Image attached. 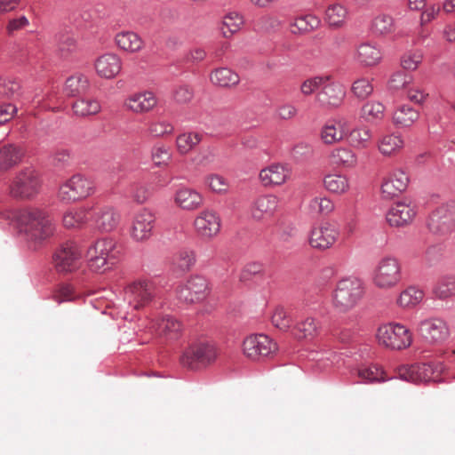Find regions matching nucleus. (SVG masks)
I'll return each instance as SVG.
<instances>
[{"instance_id":"8fccbe9b","label":"nucleus","mask_w":455,"mask_h":455,"mask_svg":"<svg viewBox=\"0 0 455 455\" xmlns=\"http://www.w3.org/2000/svg\"><path fill=\"white\" fill-rule=\"evenodd\" d=\"M371 29L375 35H387L392 33L395 29L393 17L387 14L376 16L371 21Z\"/></svg>"},{"instance_id":"a19ab883","label":"nucleus","mask_w":455,"mask_h":455,"mask_svg":"<svg viewBox=\"0 0 455 455\" xmlns=\"http://www.w3.org/2000/svg\"><path fill=\"white\" fill-rule=\"evenodd\" d=\"M424 299V291L415 286H410L403 291L398 299L397 304L404 308L414 307Z\"/></svg>"},{"instance_id":"cd10ccee","label":"nucleus","mask_w":455,"mask_h":455,"mask_svg":"<svg viewBox=\"0 0 455 455\" xmlns=\"http://www.w3.org/2000/svg\"><path fill=\"white\" fill-rule=\"evenodd\" d=\"M157 104V100L153 92H144L131 96L125 105L133 112L143 113L151 110Z\"/></svg>"},{"instance_id":"4c0bfd02","label":"nucleus","mask_w":455,"mask_h":455,"mask_svg":"<svg viewBox=\"0 0 455 455\" xmlns=\"http://www.w3.org/2000/svg\"><path fill=\"white\" fill-rule=\"evenodd\" d=\"M331 162L338 166L352 168L357 164V157L355 152L348 148H338L330 155Z\"/></svg>"},{"instance_id":"c756f323","label":"nucleus","mask_w":455,"mask_h":455,"mask_svg":"<svg viewBox=\"0 0 455 455\" xmlns=\"http://www.w3.org/2000/svg\"><path fill=\"white\" fill-rule=\"evenodd\" d=\"M92 208L80 207L67 211L62 218V222L67 228H79L85 225L90 218Z\"/></svg>"},{"instance_id":"ddd939ff","label":"nucleus","mask_w":455,"mask_h":455,"mask_svg":"<svg viewBox=\"0 0 455 455\" xmlns=\"http://www.w3.org/2000/svg\"><path fill=\"white\" fill-rule=\"evenodd\" d=\"M156 296V286L151 282H134L124 289V300L134 309L148 305Z\"/></svg>"},{"instance_id":"09e8293b","label":"nucleus","mask_w":455,"mask_h":455,"mask_svg":"<svg viewBox=\"0 0 455 455\" xmlns=\"http://www.w3.org/2000/svg\"><path fill=\"white\" fill-rule=\"evenodd\" d=\"M403 146L401 136L388 134L383 136L379 142V150L384 156H391Z\"/></svg>"},{"instance_id":"bf43d9fd","label":"nucleus","mask_w":455,"mask_h":455,"mask_svg":"<svg viewBox=\"0 0 455 455\" xmlns=\"http://www.w3.org/2000/svg\"><path fill=\"white\" fill-rule=\"evenodd\" d=\"M351 90L357 99L365 100L372 93L373 86L369 79L362 77L353 83Z\"/></svg>"},{"instance_id":"7ed1b4c3","label":"nucleus","mask_w":455,"mask_h":455,"mask_svg":"<svg viewBox=\"0 0 455 455\" xmlns=\"http://www.w3.org/2000/svg\"><path fill=\"white\" fill-rule=\"evenodd\" d=\"M120 251L111 238L97 240L87 250L88 265L91 270L104 272L116 262Z\"/></svg>"},{"instance_id":"69168bd1","label":"nucleus","mask_w":455,"mask_h":455,"mask_svg":"<svg viewBox=\"0 0 455 455\" xmlns=\"http://www.w3.org/2000/svg\"><path fill=\"white\" fill-rule=\"evenodd\" d=\"M172 97L177 103H188L194 97V92L188 85L183 84L174 89Z\"/></svg>"},{"instance_id":"412c9836","label":"nucleus","mask_w":455,"mask_h":455,"mask_svg":"<svg viewBox=\"0 0 455 455\" xmlns=\"http://www.w3.org/2000/svg\"><path fill=\"white\" fill-rule=\"evenodd\" d=\"M345 97L343 86L331 78L321 86V91L316 95V100L323 107H338Z\"/></svg>"},{"instance_id":"de8ad7c7","label":"nucleus","mask_w":455,"mask_h":455,"mask_svg":"<svg viewBox=\"0 0 455 455\" xmlns=\"http://www.w3.org/2000/svg\"><path fill=\"white\" fill-rule=\"evenodd\" d=\"M243 22V17L238 13H228L223 18L220 30L224 37L228 38L240 29Z\"/></svg>"},{"instance_id":"f3484780","label":"nucleus","mask_w":455,"mask_h":455,"mask_svg":"<svg viewBox=\"0 0 455 455\" xmlns=\"http://www.w3.org/2000/svg\"><path fill=\"white\" fill-rule=\"evenodd\" d=\"M339 237V231L330 224L312 228L308 242L312 248L324 251L331 248Z\"/></svg>"},{"instance_id":"e2e57ef3","label":"nucleus","mask_w":455,"mask_h":455,"mask_svg":"<svg viewBox=\"0 0 455 455\" xmlns=\"http://www.w3.org/2000/svg\"><path fill=\"white\" fill-rule=\"evenodd\" d=\"M411 80L412 77L411 75L403 71H398L393 74L389 79L388 86L390 90L397 91L405 87L411 82Z\"/></svg>"},{"instance_id":"b1692460","label":"nucleus","mask_w":455,"mask_h":455,"mask_svg":"<svg viewBox=\"0 0 455 455\" xmlns=\"http://www.w3.org/2000/svg\"><path fill=\"white\" fill-rule=\"evenodd\" d=\"M122 68L120 58L114 53H107L99 57L95 61V68L97 73L108 79L115 77L119 74Z\"/></svg>"},{"instance_id":"338daca9","label":"nucleus","mask_w":455,"mask_h":455,"mask_svg":"<svg viewBox=\"0 0 455 455\" xmlns=\"http://www.w3.org/2000/svg\"><path fill=\"white\" fill-rule=\"evenodd\" d=\"M421 61L422 55L420 52H408L402 57L401 65L403 69L415 70Z\"/></svg>"},{"instance_id":"4be33fe9","label":"nucleus","mask_w":455,"mask_h":455,"mask_svg":"<svg viewBox=\"0 0 455 455\" xmlns=\"http://www.w3.org/2000/svg\"><path fill=\"white\" fill-rule=\"evenodd\" d=\"M409 176L403 170H395L382 183L381 191L385 198H392L403 192L409 184Z\"/></svg>"},{"instance_id":"a211bd4d","label":"nucleus","mask_w":455,"mask_h":455,"mask_svg":"<svg viewBox=\"0 0 455 455\" xmlns=\"http://www.w3.org/2000/svg\"><path fill=\"white\" fill-rule=\"evenodd\" d=\"M90 218L95 228L101 232H111L120 220L119 213L110 205L91 207Z\"/></svg>"},{"instance_id":"603ef678","label":"nucleus","mask_w":455,"mask_h":455,"mask_svg":"<svg viewBox=\"0 0 455 455\" xmlns=\"http://www.w3.org/2000/svg\"><path fill=\"white\" fill-rule=\"evenodd\" d=\"M444 257V245L443 243H434L426 249L423 260L427 267H432L442 262Z\"/></svg>"},{"instance_id":"13d9d810","label":"nucleus","mask_w":455,"mask_h":455,"mask_svg":"<svg viewBox=\"0 0 455 455\" xmlns=\"http://www.w3.org/2000/svg\"><path fill=\"white\" fill-rule=\"evenodd\" d=\"M196 262L195 252L191 250H180L173 258V263L181 270L188 271Z\"/></svg>"},{"instance_id":"052dcab7","label":"nucleus","mask_w":455,"mask_h":455,"mask_svg":"<svg viewBox=\"0 0 455 455\" xmlns=\"http://www.w3.org/2000/svg\"><path fill=\"white\" fill-rule=\"evenodd\" d=\"M310 210L314 212L327 215L334 209V204L328 197L316 196L310 201Z\"/></svg>"},{"instance_id":"6e6d98bb","label":"nucleus","mask_w":455,"mask_h":455,"mask_svg":"<svg viewBox=\"0 0 455 455\" xmlns=\"http://www.w3.org/2000/svg\"><path fill=\"white\" fill-rule=\"evenodd\" d=\"M358 375L362 379V382H380L393 378L386 379L383 376V371L377 365L362 368L358 371Z\"/></svg>"},{"instance_id":"2f4dec72","label":"nucleus","mask_w":455,"mask_h":455,"mask_svg":"<svg viewBox=\"0 0 455 455\" xmlns=\"http://www.w3.org/2000/svg\"><path fill=\"white\" fill-rule=\"evenodd\" d=\"M116 45L129 52H136L142 49L143 41L140 36L132 31H122L116 35Z\"/></svg>"},{"instance_id":"1a4fd4ad","label":"nucleus","mask_w":455,"mask_h":455,"mask_svg":"<svg viewBox=\"0 0 455 455\" xmlns=\"http://www.w3.org/2000/svg\"><path fill=\"white\" fill-rule=\"evenodd\" d=\"M41 180L38 172L32 167L20 171L10 186V194L13 197L30 198L38 194Z\"/></svg>"},{"instance_id":"3c124183","label":"nucleus","mask_w":455,"mask_h":455,"mask_svg":"<svg viewBox=\"0 0 455 455\" xmlns=\"http://www.w3.org/2000/svg\"><path fill=\"white\" fill-rule=\"evenodd\" d=\"M21 94V85L19 80L12 77L0 79V97L16 99Z\"/></svg>"},{"instance_id":"864d4df0","label":"nucleus","mask_w":455,"mask_h":455,"mask_svg":"<svg viewBox=\"0 0 455 455\" xmlns=\"http://www.w3.org/2000/svg\"><path fill=\"white\" fill-rule=\"evenodd\" d=\"M347 13V12L343 5L335 4L327 8L325 20L330 26L339 27L344 22Z\"/></svg>"},{"instance_id":"49530a36","label":"nucleus","mask_w":455,"mask_h":455,"mask_svg":"<svg viewBox=\"0 0 455 455\" xmlns=\"http://www.w3.org/2000/svg\"><path fill=\"white\" fill-rule=\"evenodd\" d=\"M57 49L62 53L71 52L77 48L76 39L74 35L67 30L61 29L54 36Z\"/></svg>"},{"instance_id":"4d7b16f0","label":"nucleus","mask_w":455,"mask_h":455,"mask_svg":"<svg viewBox=\"0 0 455 455\" xmlns=\"http://www.w3.org/2000/svg\"><path fill=\"white\" fill-rule=\"evenodd\" d=\"M330 79L329 76H315L306 79L300 85V92L305 96L313 94L321 86L328 82Z\"/></svg>"},{"instance_id":"5fc2aeb1","label":"nucleus","mask_w":455,"mask_h":455,"mask_svg":"<svg viewBox=\"0 0 455 455\" xmlns=\"http://www.w3.org/2000/svg\"><path fill=\"white\" fill-rule=\"evenodd\" d=\"M201 140V136L196 132L182 133L177 137L176 143L180 154H187L194 148Z\"/></svg>"},{"instance_id":"2eb2a0df","label":"nucleus","mask_w":455,"mask_h":455,"mask_svg":"<svg viewBox=\"0 0 455 455\" xmlns=\"http://www.w3.org/2000/svg\"><path fill=\"white\" fill-rule=\"evenodd\" d=\"M418 331L426 341L431 344H441L450 336L448 323L440 317L421 320L418 324Z\"/></svg>"},{"instance_id":"5701e85b","label":"nucleus","mask_w":455,"mask_h":455,"mask_svg":"<svg viewBox=\"0 0 455 455\" xmlns=\"http://www.w3.org/2000/svg\"><path fill=\"white\" fill-rule=\"evenodd\" d=\"M290 171L282 164H272L262 169L259 174L264 187L279 186L290 177Z\"/></svg>"},{"instance_id":"680f3d73","label":"nucleus","mask_w":455,"mask_h":455,"mask_svg":"<svg viewBox=\"0 0 455 455\" xmlns=\"http://www.w3.org/2000/svg\"><path fill=\"white\" fill-rule=\"evenodd\" d=\"M271 320L273 325L283 331H287L291 324L290 316L283 307H278L275 309Z\"/></svg>"},{"instance_id":"6e6552de","label":"nucleus","mask_w":455,"mask_h":455,"mask_svg":"<svg viewBox=\"0 0 455 455\" xmlns=\"http://www.w3.org/2000/svg\"><path fill=\"white\" fill-rule=\"evenodd\" d=\"M209 291L207 279L203 275H195L177 287L176 298L186 304L199 303L206 299Z\"/></svg>"},{"instance_id":"ea45409f","label":"nucleus","mask_w":455,"mask_h":455,"mask_svg":"<svg viewBox=\"0 0 455 455\" xmlns=\"http://www.w3.org/2000/svg\"><path fill=\"white\" fill-rule=\"evenodd\" d=\"M345 130L346 137H347L349 143L355 148H365L368 141L371 138V132L370 129L365 127L351 129L347 121Z\"/></svg>"},{"instance_id":"58836bf2","label":"nucleus","mask_w":455,"mask_h":455,"mask_svg":"<svg viewBox=\"0 0 455 455\" xmlns=\"http://www.w3.org/2000/svg\"><path fill=\"white\" fill-rule=\"evenodd\" d=\"M419 116L418 110L409 105H403L394 112L393 121L397 126L409 127L418 120Z\"/></svg>"},{"instance_id":"7c9ffc66","label":"nucleus","mask_w":455,"mask_h":455,"mask_svg":"<svg viewBox=\"0 0 455 455\" xmlns=\"http://www.w3.org/2000/svg\"><path fill=\"white\" fill-rule=\"evenodd\" d=\"M155 327L159 335L168 339H177L181 331V323L173 316L166 315L157 319Z\"/></svg>"},{"instance_id":"473e14b6","label":"nucleus","mask_w":455,"mask_h":455,"mask_svg":"<svg viewBox=\"0 0 455 455\" xmlns=\"http://www.w3.org/2000/svg\"><path fill=\"white\" fill-rule=\"evenodd\" d=\"M385 116V107L379 101H368L361 108L360 117L366 123L379 124Z\"/></svg>"},{"instance_id":"4468645a","label":"nucleus","mask_w":455,"mask_h":455,"mask_svg":"<svg viewBox=\"0 0 455 455\" xmlns=\"http://www.w3.org/2000/svg\"><path fill=\"white\" fill-rule=\"evenodd\" d=\"M443 371V365L441 363H421L403 368L398 373V379L419 384L428 382L435 379V374Z\"/></svg>"},{"instance_id":"f03ea898","label":"nucleus","mask_w":455,"mask_h":455,"mask_svg":"<svg viewBox=\"0 0 455 455\" xmlns=\"http://www.w3.org/2000/svg\"><path fill=\"white\" fill-rule=\"evenodd\" d=\"M364 286L361 279L349 276L339 280L331 293V304L339 313L353 309L363 299Z\"/></svg>"},{"instance_id":"20e7f679","label":"nucleus","mask_w":455,"mask_h":455,"mask_svg":"<svg viewBox=\"0 0 455 455\" xmlns=\"http://www.w3.org/2000/svg\"><path fill=\"white\" fill-rule=\"evenodd\" d=\"M217 358L216 347L208 342H197L190 345L180 356V363L183 367L191 371H200Z\"/></svg>"},{"instance_id":"c9c22d12","label":"nucleus","mask_w":455,"mask_h":455,"mask_svg":"<svg viewBox=\"0 0 455 455\" xmlns=\"http://www.w3.org/2000/svg\"><path fill=\"white\" fill-rule=\"evenodd\" d=\"M213 84L220 87H230L236 85L240 77L238 74L228 68H216L210 76Z\"/></svg>"},{"instance_id":"393cba45","label":"nucleus","mask_w":455,"mask_h":455,"mask_svg":"<svg viewBox=\"0 0 455 455\" xmlns=\"http://www.w3.org/2000/svg\"><path fill=\"white\" fill-rule=\"evenodd\" d=\"M382 59L380 49L374 44L365 42L360 44L355 54V60L365 67L377 65Z\"/></svg>"},{"instance_id":"423d86ee","label":"nucleus","mask_w":455,"mask_h":455,"mask_svg":"<svg viewBox=\"0 0 455 455\" xmlns=\"http://www.w3.org/2000/svg\"><path fill=\"white\" fill-rule=\"evenodd\" d=\"M379 343L391 350H402L411 346L412 337L408 328L401 323H389L378 328Z\"/></svg>"},{"instance_id":"f704fd0d","label":"nucleus","mask_w":455,"mask_h":455,"mask_svg":"<svg viewBox=\"0 0 455 455\" xmlns=\"http://www.w3.org/2000/svg\"><path fill=\"white\" fill-rule=\"evenodd\" d=\"M433 294L436 299L445 300L455 295V275H442L433 287Z\"/></svg>"},{"instance_id":"0eeeda50","label":"nucleus","mask_w":455,"mask_h":455,"mask_svg":"<svg viewBox=\"0 0 455 455\" xmlns=\"http://www.w3.org/2000/svg\"><path fill=\"white\" fill-rule=\"evenodd\" d=\"M95 190L92 180L82 175L75 174L59 189L58 196L62 202L71 203L90 196Z\"/></svg>"},{"instance_id":"c85d7f7f","label":"nucleus","mask_w":455,"mask_h":455,"mask_svg":"<svg viewBox=\"0 0 455 455\" xmlns=\"http://www.w3.org/2000/svg\"><path fill=\"white\" fill-rule=\"evenodd\" d=\"M174 200L180 208L188 211L197 209L203 203L202 196L197 191L188 188L178 189Z\"/></svg>"},{"instance_id":"9b49d317","label":"nucleus","mask_w":455,"mask_h":455,"mask_svg":"<svg viewBox=\"0 0 455 455\" xmlns=\"http://www.w3.org/2000/svg\"><path fill=\"white\" fill-rule=\"evenodd\" d=\"M82 251L75 242L62 243L54 252L52 259L59 273L72 272L78 267Z\"/></svg>"},{"instance_id":"9d476101","label":"nucleus","mask_w":455,"mask_h":455,"mask_svg":"<svg viewBox=\"0 0 455 455\" xmlns=\"http://www.w3.org/2000/svg\"><path fill=\"white\" fill-rule=\"evenodd\" d=\"M401 280V266L393 256L381 259L374 271L373 282L379 288H391Z\"/></svg>"},{"instance_id":"e433bc0d","label":"nucleus","mask_w":455,"mask_h":455,"mask_svg":"<svg viewBox=\"0 0 455 455\" xmlns=\"http://www.w3.org/2000/svg\"><path fill=\"white\" fill-rule=\"evenodd\" d=\"M100 109V102L92 98H79L72 104L73 113L81 117L96 115Z\"/></svg>"},{"instance_id":"774afa93","label":"nucleus","mask_w":455,"mask_h":455,"mask_svg":"<svg viewBox=\"0 0 455 455\" xmlns=\"http://www.w3.org/2000/svg\"><path fill=\"white\" fill-rule=\"evenodd\" d=\"M205 183L209 188L217 193L226 192L228 189V184L226 180L218 174H212L206 178Z\"/></svg>"},{"instance_id":"39448f33","label":"nucleus","mask_w":455,"mask_h":455,"mask_svg":"<svg viewBox=\"0 0 455 455\" xmlns=\"http://www.w3.org/2000/svg\"><path fill=\"white\" fill-rule=\"evenodd\" d=\"M427 230L434 235L444 236L455 231V201H450L436 207L428 215L426 222Z\"/></svg>"},{"instance_id":"a18cd8bd","label":"nucleus","mask_w":455,"mask_h":455,"mask_svg":"<svg viewBox=\"0 0 455 455\" xmlns=\"http://www.w3.org/2000/svg\"><path fill=\"white\" fill-rule=\"evenodd\" d=\"M318 329L319 323L316 320L314 317H307L295 325L293 335L298 339L312 338L316 334Z\"/></svg>"},{"instance_id":"6ab92c4d","label":"nucleus","mask_w":455,"mask_h":455,"mask_svg":"<svg viewBox=\"0 0 455 455\" xmlns=\"http://www.w3.org/2000/svg\"><path fill=\"white\" fill-rule=\"evenodd\" d=\"M417 214L411 203L397 202L390 207L386 214V220L391 227H404L410 225Z\"/></svg>"},{"instance_id":"a878e982","label":"nucleus","mask_w":455,"mask_h":455,"mask_svg":"<svg viewBox=\"0 0 455 455\" xmlns=\"http://www.w3.org/2000/svg\"><path fill=\"white\" fill-rule=\"evenodd\" d=\"M25 156L22 147L16 144H5L0 148V170L7 171L19 164Z\"/></svg>"},{"instance_id":"79ce46f5","label":"nucleus","mask_w":455,"mask_h":455,"mask_svg":"<svg viewBox=\"0 0 455 455\" xmlns=\"http://www.w3.org/2000/svg\"><path fill=\"white\" fill-rule=\"evenodd\" d=\"M339 127L333 124H327L321 131V138L325 144H332L346 137V121H340Z\"/></svg>"},{"instance_id":"37998d69","label":"nucleus","mask_w":455,"mask_h":455,"mask_svg":"<svg viewBox=\"0 0 455 455\" xmlns=\"http://www.w3.org/2000/svg\"><path fill=\"white\" fill-rule=\"evenodd\" d=\"M324 188L334 194L346 193L349 188L348 179L341 174H328L323 178Z\"/></svg>"},{"instance_id":"aec40b11","label":"nucleus","mask_w":455,"mask_h":455,"mask_svg":"<svg viewBox=\"0 0 455 455\" xmlns=\"http://www.w3.org/2000/svg\"><path fill=\"white\" fill-rule=\"evenodd\" d=\"M197 235L204 238H212L220 230V219L213 211H203L194 221Z\"/></svg>"},{"instance_id":"bb28decb","label":"nucleus","mask_w":455,"mask_h":455,"mask_svg":"<svg viewBox=\"0 0 455 455\" xmlns=\"http://www.w3.org/2000/svg\"><path fill=\"white\" fill-rule=\"evenodd\" d=\"M278 207V198L274 195L259 196L253 203L251 208L252 217L260 220L264 216H271Z\"/></svg>"},{"instance_id":"c03bdc74","label":"nucleus","mask_w":455,"mask_h":455,"mask_svg":"<svg viewBox=\"0 0 455 455\" xmlns=\"http://www.w3.org/2000/svg\"><path fill=\"white\" fill-rule=\"evenodd\" d=\"M320 25V20L314 15L299 16L291 23V32L293 34H302L310 32L317 28Z\"/></svg>"},{"instance_id":"72a5a7b5","label":"nucleus","mask_w":455,"mask_h":455,"mask_svg":"<svg viewBox=\"0 0 455 455\" xmlns=\"http://www.w3.org/2000/svg\"><path fill=\"white\" fill-rule=\"evenodd\" d=\"M89 86L88 78L82 74H76L66 80L64 92L68 96L78 97L86 93Z\"/></svg>"},{"instance_id":"f8f14e48","label":"nucleus","mask_w":455,"mask_h":455,"mask_svg":"<svg viewBox=\"0 0 455 455\" xmlns=\"http://www.w3.org/2000/svg\"><path fill=\"white\" fill-rule=\"evenodd\" d=\"M243 350L246 357L257 361L275 354L277 344L267 335L253 334L243 340Z\"/></svg>"},{"instance_id":"dca6fc26","label":"nucleus","mask_w":455,"mask_h":455,"mask_svg":"<svg viewBox=\"0 0 455 455\" xmlns=\"http://www.w3.org/2000/svg\"><path fill=\"white\" fill-rule=\"evenodd\" d=\"M156 217L147 209L139 212L133 218L130 235L135 242H146L150 239L155 228Z\"/></svg>"},{"instance_id":"0e129e2a","label":"nucleus","mask_w":455,"mask_h":455,"mask_svg":"<svg viewBox=\"0 0 455 455\" xmlns=\"http://www.w3.org/2000/svg\"><path fill=\"white\" fill-rule=\"evenodd\" d=\"M174 128L172 124L167 121H157L150 124L148 132L153 137H161L172 133Z\"/></svg>"},{"instance_id":"f257e3e1","label":"nucleus","mask_w":455,"mask_h":455,"mask_svg":"<svg viewBox=\"0 0 455 455\" xmlns=\"http://www.w3.org/2000/svg\"><path fill=\"white\" fill-rule=\"evenodd\" d=\"M8 218L15 221L19 233L33 251L40 248L55 231L52 219L37 208L15 210L9 213Z\"/></svg>"}]
</instances>
